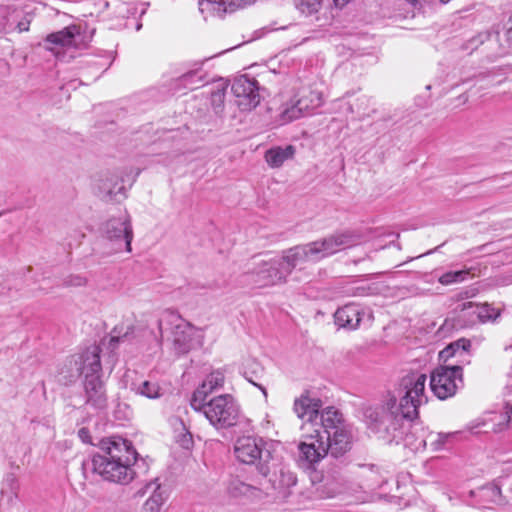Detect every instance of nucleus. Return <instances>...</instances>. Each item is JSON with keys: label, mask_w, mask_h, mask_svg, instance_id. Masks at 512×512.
<instances>
[{"label": "nucleus", "mask_w": 512, "mask_h": 512, "mask_svg": "<svg viewBox=\"0 0 512 512\" xmlns=\"http://www.w3.org/2000/svg\"><path fill=\"white\" fill-rule=\"evenodd\" d=\"M425 385L424 374L404 377L398 388L399 402L395 396H390L385 403L389 414L383 416L377 409L366 410L365 418L369 428L376 433H382V437L389 441L398 442L403 439V420L412 421L417 418L419 406L427 402Z\"/></svg>", "instance_id": "1"}, {"label": "nucleus", "mask_w": 512, "mask_h": 512, "mask_svg": "<svg viewBox=\"0 0 512 512\" xmlns=\"http://www.w3.org/2000/svg\"><path fill=\"white\" fill-rule=\"evenodd\" d=\"M303 441L299 444L301 458L309 464L323 459L328 453L338 457L351 447V432L342 414L334 407H326L318 424H302Z\"/></svg>", "instance_id": "2"}, {"label": "nucleus", "mask_w": 512, "mask_h": 512, "mask_svg": "<svg viewBox=\"0 0 512 512\" xmlns=\"http://www.w3.org/2000/svg\"><path fill=\"white\" fill-rule=\"evenodd\" d=\"M354 243L355 238L351 232L335 233L286 249L282 252L280 259L287 276H289L294 270L302 271L306 269L307 264L317 263L345 248L353 246Z\"/></svg>", "instance_id": "3"}, {"label": "nucleus", "mask_w": 512, "mask_h": 512, "mask_svg": "<svg viewBox=\"0 0 512 512\" xmlns=\"http://www.w3.org/2000/svg\"><path fill=\"white\" fill-rule=\"evenodd\" d=\"M100 352L101 349L98 346H92L80 354L76 360L78 370L84 376L86 404L95 409H104L107 405L105 386L100 378L102 371Z\"/></svg>", "instance_id": "4"}, {"label": "nucleus", "mask_w": 512, "mask_h": 512, "mask_svg": "<svg viewBox=\"0 0 512 512\" xmlns=\"http://www.w3.org/2000/svg\"><path fill=\"white\" fill-rule=\"evenodd\" d=\"M191 406L195 411L202 412L216 429L234 426L240 413L239 405L230 394L213 397L207 402L191 399Z\"/></svg>", "instance_id": "5"}, {"label": "nucleus", "mask_w": 512, "mask_h": 512, "mask_svg": "<svg viewBox=\"0 0 512 512\" xmlns=\"http://www.w3.org/2000/svg\"><path fill=\"white\" fill-rule=\"evenodd\" d=\"M158 328L161 335L164 330L171 329L173 348L178 355L188 353L197 343L195 336L198 330L174 311L166 310L162 313Z\"/></svg>", "instance_id": "6"}, {"label": "nucleus", "mask_w": 512, "mask_h": 512, "mask_svg": "<svg viewBox=\"0 0 512 512\" xmlns=\"http://www.w3.org/2000/svg\"><path fill=\"white\" fill-rule=\"evenodd\" d=\"M234 453L240 462L249 465L255 464L261 475L264 477L268 475L272 454L262 438L255 436L238 438L234 445Z\"/></svg>", "instance_id": "7"}, {"label": "nucleus", "mask_w": 512, "mask_h": 512, "mask_svg": "<svg viewBox=\"0 0 512 512\" xmlns=\"http://www.w3.org/2000/svg\"><path fill=\"white\" fill-rule=\"evenodd\" d=\"M324 100L320 91L310 86H303L287 102L280 113L282 123H289L310 114L322 106Z\"/></svg>", "instance_id": "8"}, {"label": "nucleus", "mask_w": 512, "mask_h": 512, "mask_svg": "<svg viewBox=\"0 0 512 512\" xmlns=\"http://www.w3.org/2000/svg\"><path fill=\"white\" fill-rule=\"evenodd\" d=\"M462 386L463 368L459 364L439 366L431 373L430 387L440 400L454 396Z\"/></svg>", "instance_id": "9"}, {"label": "nucleus", "mask_w": 512, "mask_h": 512, "mask_svg": "<svg viewBox=\"0 0 512 512\" xmlns=\"http://www.w3.org/2000/svg\"><path fill=\"white\" fill-rule=\"evenodd\" d=\"M247 275L259 287L284 284L288 279L280 258L254 262Z\"/></svg>", "instance_id": "10"}, {"label": "nucleus", "mask_w": 512, "mask_h": 512, "mask_svg": "<svg viewBox=\"0 0 512 512\" xmlns=\"http://www.w3.org/2000/svg\"><path fill=\"white\" fill-rule=\"evenodd\" d=\"M107 458L105 455H94L90 461L83 463V469L89 467L94 473L111 482L126 484L133 479L134 472L131 467Z\"/></svg>", "instance_id": "11"}, {"label": "nucleus", "mask_w": 512, "mask_h": 512, "mask_svg": "<svg viewBox=\"0 0 512 512\" xmlns=\"http://www.w3.org/2000/svg\"><path fill=\"white\" fill-rule=\"evenodd\" d=\"M104 233L107 239L117 245V251H121L124 248L125 251L131 252L133 229L131 218L127 213L109 219L104 225Z\"/></svg>", "instance_id": "12"}, {"label": "nucleus", "mask_w": 512, "mask_h": 512, "mask_svg": "<svg viewBox=\"0 0 512 512\" xmlns=\"http://www.w3.org/2000/svg\"><path fill=\"white\" fill-rule=\"evenodd\" d=\"M231 90L236 105L242 111H251L260 103L259 87L255 79L241 75L233 81Z\"/></svg>", "instance_id": "13"}, {"label": "nucleus", "mask_w": 512, "mask_h": 512, "mask_svg": "<svg viewBox=\"0 0 512 512\" xmlns=\"http://www.w3.org/2000/svg\"><path fill=\"white\" fill-rule=\"evenodd\" d=\"M100 449L109 460L122 462L126 466H131L136 460V451L130 441L121 437H110L100 442Z\"/></svg>", "instance_id": "14"}, {"label": "nucleus", "mask_w": 512, "mask_h": 512, "mask_svg": "<svg viewBox=\"0 0 512 512\" xmlns=\"http://www.w3.org/2000/svg\"><path fill=\"white\" fill-rule=\"evenodd\" d=\"M255 0H199L198 6L201 14L208 16H222L237 8L252 4Z\"/></svg>", "instance_id": "15"}, {"label": "nucleus", "mask_w": 512, "mask_h": 512, "mask_svg": "<svg viewBox=\"0 0 512 512\" xmlns=\"http://www.w3.org/2000/svg\"><path fill=\"white\" fill-rule=\"evenodd\" d=\"M321 406L322 403L319 399L302 395L294 402V412L300 419L303 420L302 424H318L320 422L321 413L323 411H320Z\"/></svg>", "instance_id": "16"}, {"label": "nucleus", "mask_w": 512, "mask_h": 512, "mask_svg": "<svg viewBox=\"0 0 512 512\" xmlns=\"http://www.w3.org/2000/svg\"><path fill=\"white\" fill-rule=\"evenodd\" d=\"M148 493H150V496L143 504L142 512H161L162 506L166 501V496L157 478L146 483L137 491V495L140 497Z\"/></svg>", "instance_id": "17"}, {"label": "nucleus", "mask_w": 512, "mask_h": 512, "mask_svg": "<svg viewBox=\"0 0 512 512\" xmlns=\"http://www.w3.org/2000/svg\"><path fill=\"white\" fill-rule=\"evenodd\" d=\"M363 311L351 303L338 308L334 313V322L339 328L355 330L362 320Z\"/></svg>", "instance_id": "18"}, {"label": "nucleus", "mask_w": 512, "mask_h": 512, "mask_svg": "<svg viewBox=\"0 0 512 512\" xmlns=\"http://www.w3.org/2000/svg\"><path fill=\"white\" fill-rule=\"evenodd\" d=\"M471 342L466 338H460L447 347H445L439 354L443 361L456 358L455 364L463 365L469 363Z\"/></svg>", "instance_id": "19"}, {"label": "nucleus", "mask_w": 512, "mask_h": 512, "mask_svg": "<svg viewBox=\"0 0 512 512\" xmlns=\"http://www.w3.org/2000/svg\"><path fill=\"white\" fill-rule=\"evenodd\" d=\"M296 476L289 470L281 468L278 473H274L268 480L262 483V487H268V492L274 490L282 497L288 495V490L296 484Z\"/></svg>", "instance_id": "20"}, {"label": "nucleus", "mask_w": 512, "mask_h": 512, "mask_svg": "<svg viewBox=\"0 0 512 512\" xmlns=\"http://www.w3.org/2000/svg\"><path fill=\"white\" fill-rule=\"evenodd\" d=\"M78 34L79 32L76 26H69L60 31L51 33L45 39L47 44L46 48L50 51H54L56 47H76V35Z\"/></svg>", "instance_id": "21"}, {"label": "nucleus", "mask_w": 512, "mask_h": 512, "mask_svg": "<svg viewBox=\"0 0 512 512\" xmlns=\"http://www.w3.org/2000/svg\"><path fill=\"white\" fill-rule=\"evenodd\" d=\"M243 376L248 382L257 387L265 398L268 397L266 387L262 383L265 376V368L259 361L256 359L247 360L244 364Z\"/></svg>", "instance_id": "22"}, {"label": "nucleus", "mask_w": 512, "mask_h": 512, "mask_svg": "<svg viewBox=\"0 0 512 512\" xmlns=\"http://www.w3.org/2000/svg\"><path fill=\"white\" fill-rule=\"evenodd\" d=\"M224 381L225 376L221 370L211 372L193 393L192 399L205 401L209 394L223 387Z\"/></svg>", "instance_id": "23"}, {"label": "nucleus", "mask_w": 512, "mask_h": 512, "mask_svg": "<svg viewBox=\"0 0 512 512\" xmlns=\"http://www.w3.org/2000/svg\"><path fill=\"white\" fill-rule=\"evenodd\" d=\"M202 65V63H195L191 69L183 73L178 78L179 85L194 90L207 83V73L203 70Z\"/></svg>", "instance_id": "24"}, {"label": "nucleus", "mask_w": 512, "mask_h": 512, "mask_svg": "<svg viewBox=\"0 0 512 512\" xmlns=\"http://www.w3.org/2000/svg\"><path fill=\"white\" fill-rule=\"evenodd\" d=\"M476 303L464 302L455 309L457 326L461 328L472 327L478 324V315L476 311Z\"/></svg>", "instance_id": "25"}, {"label": "nucleus", "mask_w": 512, "mask_h": 512, "mask_svg": "<svg viewBox=\"0 0 512 512\" xmlns=\"http://www.w3.org/2000/svg\"><path fill=\"white\" fill-rule=\"evenodd\" d=\"M295 154V148L292 145L286 147H272L265 152V161L271 168L281 167L285 161L292 159Z\"/></svg>", "instance_id": "26"}, {"label": "nucleus", "mask_w": 512, "mask_h": 512, "mask_svg": "<svg viewBox=\"0 0 512 512\" xmlns=\"http://www.w3.org/2000/svg\"><path fill=\"white\" fill-rule=\"evenodd\" d=\"M229 493L233 496L260 497L262 493L268 494V487H259L245 483L240 479H233L228 486Z\"/></svg>", "instance_id": "27"}, {"label": "nucleus", "mask_w": 512, "mask_h": 512, "mask_svg": "<svg viewBox=\"0 0 512 512\" xmlns=\"http://www.w3.org/2000/svg\"><path fill=\"white\" fill-rule=\"evenodd\" d=\"M478 496L484 504L504 505L506 500L502 495L501 488L495 484H487L477 491Z\"/></svg>", "instance_id": "28"}, {"label": "nucleus", "mask_w": 512, "mask_h": 512, "mask_svg": "<svg viewBox=\"0 0 512 512\" xmlns=\"http://www.w3.org/2000/svg\"><path fill=\"white\" fill-rule=\"evenodd\" d=\"M123 178L117 175H113L109 178H106L102 181L100 189L104 192L109 198L116 197L118 195L125 196V187L123 185Z\"/></svg>", "instance_id": "29"}, {"label": "nucleus", "mask_w": 512, "mask_h": 512, "mask_svg": "<svg viewBox=\"0 0 512 512\" xmlns=\"http://www.w3.org/2000/svg\"><path fill=\"white\" fill-rule=\"evenodd\" d=\"M227 87V82L221 79L215 84L211 92V105L216 113L223 110Z\"/></svg>", "instance_id": "30"}, {"label": "nucleus", "mask_w": 512, "mask_h": 512, "mask_svg": "<svg viewBox=\"0 0 512 512\" xmlns=\"http://www.w3.org/2000/svg\"><path fill=\"white\" fill-rule=\"evenodd\" d=\"M476 311L478 315V324L479 323H488L495 322L498 317L501 315L500 309L493 307L488 303L478 304L476 303Z\"/></svg>", "instance_id": "31"}, {"label": "nucleus", "mask_w": 512, "mask_h": 512, "mask_svg": "<svg viewBox=\"0 0 512 512\" xmlns=\"http://www.w3.org/2000/svg\"><path fill=\"white\" fill-rule=\"evenodd\" d=\"M449 436H450L449 434H443V433L434 434V433L430 432L426 438L422 439L419 442V444L416 445V449L426 448L428 445V442H429L431 449L433 451H438L443 447V445L445 444V442Z\"/></svg>", "instance_id": "32"}, {"label": "nucleus", "mask_w": 512, "mask_h": 512, "mask_svg": "<svg viewBox=\"0 0 512 512\" xmlns=\"http://www.w3.org/2000/svg\"><path fill=\"white\" fill-rule=\"evenodd\" d=\"M133 390L136 394L145 396L149 399H157L161 396V388L156 382L144 381Z\"/></svg>", "instance_id": "33"}, {"label": "nucleus", "mask_w": 512, "mask_h": 512, "mask_svg": "<svg viewBox=\"0 0 512 512\" xmlns=\"http://www.w3.org/2000/svg\"><path fill=\"white\" fill-rule=\"evenodd\" d=\"M296 8L304 15L311 16L316 14L321 6V0H295Z\"/></svg>", "instance_id": "34"}, {"label": "nucleus", "mask_w": 512, "mask_h": 512, "mask_svg": "<svg viewBox=\"0 0 512 512\" xmlns=\"http://www.w3.org/2000/svg\"><path fill=\"white\" fill-rule=\"evenodd\" d=\"M469 275L468 270L449 271L439 277V282L442 285H451L463 282Z\"/></svg>", "instance_id": "35"}, {"label": "nucleus", "mask_w": 512, "mask_h": 512, "mask_svg": "<svg viewBox=\"0 0 512 512\" xmlns=\"http://www.w3.org/2000/svg\"><path fill=\"white\" fill-rule=\"evenodd\" d=\"M360 476L370 482L369 486H378L381 482L379 469L373 464L361 465Z\"/></svg>", "instance_id": "36"}, {"label": "nucleus", "mask_w": 512, "mask_h": 512, "mask_svg": "<svg viewBox=\"0 0 512 512\" xmlns=\"http://www.w3.org/2000/svg\"><path fill=\"white\" fill-rule=\"evenodd\" d=\"M346 293L349 296L353 297H365L369 295H373L376 293V287L371 286L367 283H362L360 285L352 286L346 290Z\"/></svg>", "instance_id": "37"}, {"label": "nucleus", "mask_w": 512, "mask_h": 512, "mask_svg": "<svg viewBox=\"0 0 512 512\" xmlns=\"http://www.w3.org/2000/svg\"><path fill=\"white\" fill-rule=\"evenodd\" d=\"M177 442L185 449H189L193 445L192 434L188 431L179 435Z\"/></svg>", "instance_id": "38"}, {"label": "nucleus", "mask_w": 512, "mask_h": 512, "mask_svg": "<svg viewBox=\"0 0 512 512\" xmlns=\"http://www.w3.org/2000/svg\"><path fill=\"white\" fill-rule=\"evenodd\" d=\"M10 482H11V492L8 495V499L10 502H12L18 498V483L14 478H11Z\"/></svg>", "instance_id": "39"}, {"label": "nucleus", "mask_w": 512, "mask_h": 512, "mask_svg": "<svg viewBox=\"0 0 512 512\" xmlns=\"http://www.w3.org/2000/svg\"><path fill=\"white\" fill-rule=\"evenodd\" d=\"M78 436L84 443H91V436L90 432L87 428H81L78 431Z\"/></svg>", "instance_id": "40"}, {"label": "nucleus", "mask_w": 512, "mask_h": 512, "mask_svg": "<svg viewBox=\"0 0 512 512\" xmlns=\"http://www.w3.org/2000/svg\"><path fill=\"white\" fill-rule=\"evenodd\" d=\"M30 21L22 20L18 23L17 28L19 32H26L29 30Z\"/></svg>", "instance_id": "41"}, {"label": "nucleus", "mask_w": 512, "mask_h": 512, "mask_svg": "<svg viewBox=\"0 0 512 512\" xmlns=\"http://www.w3.org/2000/svg\"><path fill=\"white\" fill-rule=\"evenodd\" d=\"M350 0H333L336 7H344Z\"/></svg>", "instance_id": "42"}, {"label": "nucleus", "mask_w": 512, "mask_h": 512, "mask_svg": "<svg viewBox=\"0 0 512 512\" xmlns=\"http://www.w3.org/2000/svg\"><path fill=\"white\" fill-rule=\"evenodd\" d=\"M84 282H85V280L83 278L77 277L76 282L74 284L80 286V285L84 284Z\"/></svg>", "instance_id": "43"}, {"label": "nucleus", "mask_w": 512, "mask_h": 512, "mask_svg": "<svg viewBox=\"0 0 512 512\" xmlns=\"http://www.w3.org/2000/svg\"><path fill=\"white\" fill-rule=\"evenodd\" d=\"M508 419L512 422V406H510L507 410Z\"/></svg>", "instance_id": "44"}, {"label": "nucleus", "mask_w": 512, "mask_h": 512, "mask_svg": "<svg viewBox=\"0 0 512 512\" xmlns=\"http://www.w3.org/2000/svg\"><path fill=\"white\" fill-rule=\"evenodd\" d=\"M506 35H507V39H508L509 41H512V29H509V30L507 31V34H506Z\"/></svg>", "instance_id": "45"}, {"label": "nucleus", "mask_w": 512, "mask_h": 512, "mask_svg": "<svg viewBox=\"0 0 512 512\" xmlns=\"http://www.w3.org/2000/svg\"><path fill=\"white\" fill-rule=\"evenodd\" d=\"M110 342H111V343L119 342V337H117V336H112V337H111Z\"/></svg>", "instance_id": "46"}, {"label": "nucleus", "mask_w": 512, "mask_h": 512, "mask_svg": "<svg viewBox=\"0 0 512 512\" xmlns=\"http://www.w3.org/2000/svg\"><path fill=\"white\" fill-rule=\"evenodd\" d=\"M141 27H142L141 23H139V22L136 23V27L135 28H136L137 31H139L141 29Z\"/></svg>", "instance_id": "47"}, {"label": "nucleus", "mask_w": 512, "mask_h": 512, "mask_svg": "<svg viewBox=\"0 0 512 512\" xmlns=\"http://www.w3.org/2000/svg\"><path fill=\"white\" fill-rule=\"evenodd\" d=\"M269 425H270V421H269V420H266V421H265V424H263V426H264L265 428H268V427H269Z\"/></svg>", "instance_id": "48"}, {"label": "nucleus", "mask_w": 512, "mask_h": 512, "mask_svg": "<svg viewBox=\"0 0 512 512\" xmlns=\"http://www.w3.org/2000/svg\"><path fill=\"white\" fill-rule=\"evenodd\" d=\"M509 348H512V344L505 347V350H508Z\"/></svg>", "instance_id": "49"}, {"label": "nucleus", "mask_w": 512, "mask_h": 512, "mask_svg": "<svg viewBox=\"0 0 512 512\" xmlns=\"http://www.w3.org/2000/svg\"><path fill=\"white\" fill-rule=\"evenodd\" d=\"M442 3H447L449 2L450 0H440Z\"/></svg>", "instance_id": "50"}]
</instances>
